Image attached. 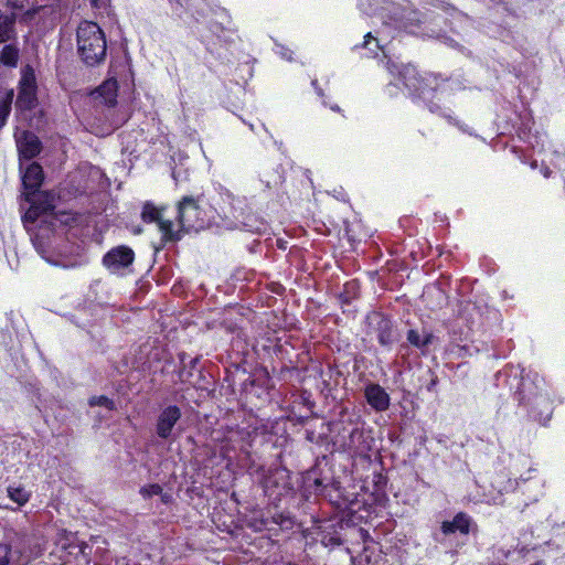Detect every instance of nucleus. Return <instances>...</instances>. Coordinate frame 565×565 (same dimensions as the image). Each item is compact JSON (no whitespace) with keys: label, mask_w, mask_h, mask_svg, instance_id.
<instances>
[{"label":"nucleus","mask_w":565,"mask_h":565,"mask_svg":"<svg viewBox=\"0 0 565 565\" xmlns=\"http://www.w3.org/2000/svg\"><path fill=\"white\" fill-rule=\"evenodd\" d=\"M77 50L82 60L90 66L99 64L106 56V39L97 23L82 22L77 28Z\"/></svg>","instance_id":"f257e3e1"},{"label":"nucleus","mask_w":565,"mask_h":565,"mask_svg":"<svg viewBox=\"0 0 565 565\" xmlns=\"http://www.w3.org/2000/svg\"><path fill=\"white\" fill-rule=\"evenodd\" d=\"M387 68L391 74L398 77L411 94L417 95L424 100L431 97L436 90V86H433L436 78L431 76L426 78L419 77L416 68L412 65L398 66L394 62H388Z\"/></svg>","instance_id":"f03ea898"},{"label":"nucleus","mask_w":565,"mask_h":565,"mask_svg":"<svg viewBox=\"0 0 565 565\" xmlns=\"http://www.w3.org/2000/svg\"><path fill=\"white\" fill-rule=\"evenodd\" d=\"M36 92L38 85L34 71L31 66L26 65L21 71L15 100L17 108L21 111L34 108L38 104Z\"/></svg>","instance_id":"7ed1b4c3"},{"label":"nucleus","mask_w":565,"mask_h":565,"mask_svg":"<svg viewBox=\"0 0 565 565\" xmlns=\"http://www.w3.org/2000/svg\"><path fill=\"white\" fill-rule=\"evenodd\" d=\"M178 218L180 226L186 231H199L205 225V213L192 196H184L179 203Z\"/></svg>","instance_id":"20e7f679"},{"label":"nucleus","mask_w":565,"mask_h":565,"mask_svg":"<svg viewBox=\"0 0 565 565\" xmlns=\"http://www.w3.org/2000/svg\"><path fill=\"white\" fill-rule=\"evenodd\" d=\"M135 259L134 250L125 245L111 248L103 257L104 266L113 274H122Z\"/></svg>","instance_id":"39448f33"},{"label":"nucleus","mask_w":565,"mask_h":565,"mask_svg":"<svg viewBox=\"0 0 565 565\" xmlns=\"http://www.w3.org/2000/svg\"><path fill=\"white\" fill-rule=\"evenodd\" d=\"M26 201L31 203L30 209L24 214V222H35L41 215L52 213L55 205V196L49 192L38 194H26Z\"/></svg>","instance_id":"423d86ee"},{"label":"nucleus","mask_w":565,"mask_h":565,"mask_svg":"<svg viewBox=\"0 0 565 565\" xmlns=\"http://www.w3.org/2000/svg\"><path fill=\"white\" fill-rule=\"evenodd\" d=\"M141 216L145 222L157 223L163 241L179 239V233L178 231H174L173 223L171 221L163 220L161 211L156 206L146 204Z\"/></svg>","instance_id":"0eeeda50"},{"label":"nucleus","mask_w":565,"mask_h":565,"mask_svg":"<svg viewBox=\"0 0 565 565\" xmlns=\"http://www.w3.org/2000/svg\"><path fill=\"white\" fill-rule=\"evenodd\" d=\"M545 382L543 379H540L535 375L534 382H530L526 379L522 380L520 394L522 395V399H526L529 403H537V399H541L546 404L547 409H550V399L547 398V394L544 390Z\"/></svg>","instance_id":"6e6552de"},{"label":"nucleus","mask_w":565,"mask_h":565,"mask_svg":"<svg viewBox=\"0 0 565 565\" xmlns=\"http://www.w3.org/2000/svg\"><path fill=\"white\" fill-rule=\"evenodd\" d=\"M17 147L22 159L30 160L38 156L41 151V142L39 138L29 131H21L15 134Z\"/></svg>","instance_id":"1a4fd4ad"},{"label":"nucleus","mask_w":565,"mask_h":565,"mask_svg":"<svg viewBox=\"0 0 565 565\" xmlns=\"http://www.w3.org/2000/svg\"><path fill=\"white\" fill-rule=\"evenodd\" d=\"M181 418V411L178 406H168L159 415L157 420V435L162 439H168L172 435V429Z\"/></svg>","instance_id":"9d476101"},{"label":"nucleus","mask_w":565,"mask_h":565,"mask_svg":"<svg viewBox=\"0 0 565 565\" xmlns=\"http://www.w3.org/2000/svg\"><path fill=\"white\" fill-rule=\"evenodd\" d=\"M367 404L376 412H384L390 407V395L379 384H369L364 390Z\"/></svg>","instance_id":"9b49d317"},{"label":"nucleus","mask_w":565,"mask_h":565,"mask_svg":"<svg viewBox=\"0 0 565 565\" xmlns=\"http://www.w3.org/2000/svg\"><path fill=\"white\" fill-rule=\"evenodd\" d=\"M356 563L358 565H391L386 555L376 544L365 546L358 555Z\"/></svg>","instance_id":"f8f14e48"},{"label":"nucleus","mask_w":565,"mask_h":565,"mask_svg":"<svg viewBox=\"0 0 565 565\" xmlns=\"http://www.w3.org/2000/svg\"><path fill=\"white\" fill-rule=\"evenodd\" d=\"M43 170L36 162L30 163L22 177L24 188L29 191L26 194H34L43 182Z\"/></svg>","instance_id":"ddd939ff"},{"label":"nucleus","mask_w":565,"mask_h":565,"mask_svg":"<svg viewBox=\"0 0 565 565\" xmlns=\"http://www.w3.org/2000/svg\"><path fill=\"white\" fill-rule=\"evenodd\" d=\"M118 84L116 79L105 81L94 93L95 99L106 106H114L117 100Z\"/></svg>","instance_id":"4468645a"},{"label":"nucleus","mask_w":565,"mask_h":565,"mask_svg":"<svg viewBox=\"0 0 565 565\" xmlns=\"http://www.w3.org/2000/svg\"><path fill=\"white\" fill-rule=\"evenodd\" d=\"M471 520L465 513H458L452 521H444L441 524V531L444 534H452L459 532L461 534H468L470 529Z\"/></svg>","instance_id":"2eb2a0df"},{"label":"nucleus","mask_w":565,"mask_h":565,"mask_svg":"<svg viewBox=\"0 0 565 565\" xmlns=\"http://www.w3.org/2000/svg\"><path fill=\"white\" fill-rule=\"evenodd\" d=\"M492 487L497 490L495 494H487L484 497V501L489 504H499L501 503V497L503 492H508L514 489V482L511 479H505V476L499 475L492 481Z\"/></svg>","instance_id":"dca6fc26"},{"label":"nucleus","mask_w":565,"mask_h":565,"mask_svg":"<svg viewBox=\"0 0 565 565\" xmlns=\"http://www.w3.org/2000/svg\"><path fill=\"white\" fill-rule=\"evenodd\" d=\"M435 340V335L423 329L422 331L411 329L407 332V341L415 348L419 349L423 353L426 352V349L429 344H431Z\"/></svg>","instance_id":"f3484780"},{"label":"nucleus","mask_w":565,"mask_h":565,"mask_svg":"<svg viewBox=\"0 0 565 565\" xmlns=\"http://www.w3.org/2000/svg\"><path fill=\"white\" fill-rule=\"evenodd\" d=\"M56 543L60 545L63 550H71V548H78V552L86 556V550L88 548L87 543L82 542L81 544L76 543V536L72 532H68L66 530H61L57 533Z\"/></svg>","instance_id":"a211bd4d"},{"label":"nucleus","mask_w":565,"mask_h":565,"mask_svg":"<svg viewBox=\"0 0 565 565\" xmlns=\"http://www.w3.org/2000/svg\"><path fill=\"white\" fill-rule=\"evenodd\" d=\"M15 14H6L0 11V44L9 41L14 33Z\"/></svg>","instance_id":"6ab92c4d"},{"label":"nucleus","mask_w":565,"mask_h":565,"mask_svg":"<svg viewBox=\"0 0 565 565\" xmlns=\"http://www.w3.org/2000/svg\"><path fill=\"white\" fill-rule=\"evenodd\" d=\"M18 57L19 51L13 45H6L0 52V62L7 66H15Z\"/></svg>","instance_id":"aec40b11"},{"label":"nucleus","mask_w":565,"mask_h":565,"mask_svg":"<svg viewBox=\"0 0 565 565\" xmlns=\"http://www.w3.org/2000/svg\"><path fill=\"white\" fill-rule=\"evenodd\" d=\"M8 497L15 503H18V505H24L29 499H30V493L22 487H13V486H10L8 488Z\"/></svg>","instance_id":"412c9836"},{"label":"nucleus","mask_w":565,"mask_h":565,"mask_svg":"<svg viewBox=\"0 0 565 565\" xmlns=\"http://www.w3.org/2000/svg\"><path fill=\"white\" fill-rule=\"evenodd\" d=\"M363 436V433L359 428H354L351 430L349 435V440L344 444L348 450L352 452H361L363 448L360 445V440Z\"/></svg>","instance_id":"4be33fe9"},{"label":"nucleus","mask_w":565,"mask_h":565,"mask_svg":"<svg viewBox=\"0 0 565 565\" xmlns=\"http://www.w3.org/2000/svg\"><path fill=\"white\" fill-rule=\"evenodd\" d=\"M13 99V90H10L6 98L0 103V129L6 125L11 111V103Z\"/></svg>","instance_id":"5701e85b"},{"label":"nucleus","mask_w":565,"mask_h":565,"mask_svg":"<svg viewBox=\"0 0 565 565\" xmlns=\"http://www.w3.org/2000/svg\"><path fill=\"white\" fill-rule=\"evenodd\" d=\"M333 526H334L333 524H329V525L323 526V534H322V537H321V543L326 547H333V546H338V545L341 544V537H340V535L338 534L337 531H333V533L326 532L327 529L333 527Z\"/></svg>","instance_id":"b1692460"},{"label":"nucleus","mask_w":565,"mask_h":565,"mask_svg":"<svg viewBox=\"0 0 565 565\" xmlns=\"http://www.w3.org/2000/svg\"><path fill=\"white\" fill-rule=\"evenodd\" d=\"M377 339L382 345H388L393 342L392 328L388 321L383 320L381 322Z\"/></svg>","instance_id":"393cba45"},{"label":"nucleus","mask_w":565,"mask_h":565,"mask_svg":"<svg viewBox=\"0 0 565 565\" xmlns=\"http://www.w3.org/2000/svg\"><path fill=\"white\" fill-rule=\"evenodd\" d=\"M90 406H104L107 409L114 408V402L106 396H93L89 399Z\"/></svg>","instance_id":"a878e982"},{"label":"nucleus","mask_w":565,"mask_h":565,"mask_svg":"<svg viewBox=\"0 0 565 565\" xmlns=\"http://www.w3.org/2000/svg\"><path fill=\"white\" fill-rule=\"evenodd\" d=\"M363 46L369 49L370 52L374 55L377 54V50H380V45H379V41L373 38V35L371 33H367L365 36H364V43H363Z\"/></svg>","instance_id":"bb28decb"},{"label":"nucleus","mask_w":565,"mask_h":565,"mask_svg":"<svg viewBox=\"0 0 565 565\" xmlns=\"http://www.w3.org/2000/svg\"><path fill=\"white\" fill-rule=\"evenodd\" d=\"M11 547L8 544L0 543V565H10Z\"/></svg>","instance_id":"cd10ccee"},{"label":"nucleus","mask_w":565,"mask_h":565,"mask_svg":"<svg viewBox=\"0 0 565 565\" xmlns=\"http://www.w3.org/2000/svg\"><path fill=\"white\" fill-rule=\"evenodd\" d=\"M162 491V488L159 484H150L148 487H143L140 490V493L145 498L153 497L160 494Z\"/></svg>","instance_id":"c85d7f7f"},{"label":"nucleus","mask_w":565,"mask_h":565,"mask_svg":"<svg viewBox=\"0 0 565 565\" xmlns=\"http://www.w3.org/2000/svg\"><path fill=\"white\" fill-rule=\"evenodd\" d=\"M277 53H278L281 57H284V58H286V60H288V61H290V60H291V52H290L288 49H286V47L281 46V45H278V46H277Z\"/></svg>","instance_id":"c756f323"},{"label":"nucleus","mask_w":565,"mask_h":565,"mask_svg":"<svg viewBox=\"0 0 565 565\" xmlns=\"http://www.w3.org/2000/svg\"><path fill=\"white\" fill-rule=\"evenodd\" d=\"M8 4H9V6H11L12 8H20V7H21V6H20V3H19V1H10V0H9V1H8Z\"/></svg>","instance_id":"7c9ffc66"},{"label":"nucleus","mask_w":565,"mask_h":565,"mask_svg":"<svg viewBox=\"0 0 565 565\" xmlns=\"http://www.w3.org/2000/svg\"><path fill=\"white\" fill-rule=\"evenodd\" d=\"M429 109L431 113H437L440 109V107L438 105L433 104L429 106Z\"/></svg>","instance_id":"2f4dec72"},{"label":"nucleus","mask_w":565,"mask_h":565,"mask_svg":"<svg viewBox=\"0 0 565 565\" xmlns=\"http://www.w3.org/2000/svg\"><path fill=\"white\" fill-rule=\"evenodd\" d=\"M54 264H55V265L63 266V267H70V266H72V264H68V263H58V262H56V263H54Z\"/></svg>","instance_id":"473e14b6"},{"label":"nucleus","mask_w":565,"mask_h":565,"mask_svg":"<svg viewBox=\"0 0 565 565\" xmlns=\"http://www.w3.org/2000/svg\"><path fill=\"white\" fill-rule=\"evenodd\" d=\"M98 1H99V0H90L92 4H93L94 7H99ZM100 1L104 3V0H100Z\"/></svg>","instance_id":"72a5a7b5"},{"label":"nucleus","mask_w":565,"mask_h":565,"mask_svg":"<svg viewBox=\"0 0 565 565\" xmlns=\"http://www.w3.org/2000/svg\"><path fill=\"white\" fill-rule=\"evenodd\" d=\"M441 115L451 121V119H452V118H451V116H450V115H448V114H446V113H443Z\"/></svg>","instance_id":"f704fd0d"},{"label":"nucleus","mask_w":565,"mask_h":565,"mask_svg":"<svg viewBox=\"0 0 565 565\" xmlns=\"http://www.w3.org/2000/svg\"><path fill=\"white\" fill-rule=\"evenodd\" d=\"M331 109L334 110V111H339L340 110V108L337 105L331 106Z\"/></svg>","instance_id":"c9c22d12"},{"label":"nucleus","mask_w":565,"mask_h":565,"mask_svg":"<svg viewBox=\"0 0 565 565\" xmlns=\"http://www.w3.org/2000/svg\"><path fill=\"white\" fill-rule=\"evenodd\" d=\"M548 175H550V171H548V169H545L544 170V177H548Z\"/></svg>","instance_id":"e433bc0d"},{"label":"nucleus","mask_w":565,"mask_h":565,"mask_svg":"<svg viewBox=\"0 0 565 565\" xmlns=\"http://www.w3.org/2000/svg\"><path fill=\"white\" fill-rule=\"evenodd\" d=\"M532 565H545V564L543 562H536V563H534Z\"/></svg>","instance_id":"4c0bfd02"},{"label":"nucleus","mask_w":565,"mask_h":565,"mask_svg":"<svg viewBox=\"0 0 565 565\" xmlns=\"http://www.w3.org/2000/svg\"><path fill=\"white\" fill-rule=\"evenodd\" d=\"M557 157H558L559 159H562V160H564V161H565V157H564V156L558 154Z\"/></svg>","instance_id":"58836bf2"},{"label":"nucleus","mask_w":565,"mask_h":565,"mask_svg":"<svg viewBox=\"0 0 565 565\" xmlns=\"http://www.w3.org/2000/svg\"><path fill=\"white\" fill-rule=\"evenodd\" d=\"M317 93L322 96V92L317 88Z\"/></svg>","instance_id":"ea45409f"}]
</instances>
